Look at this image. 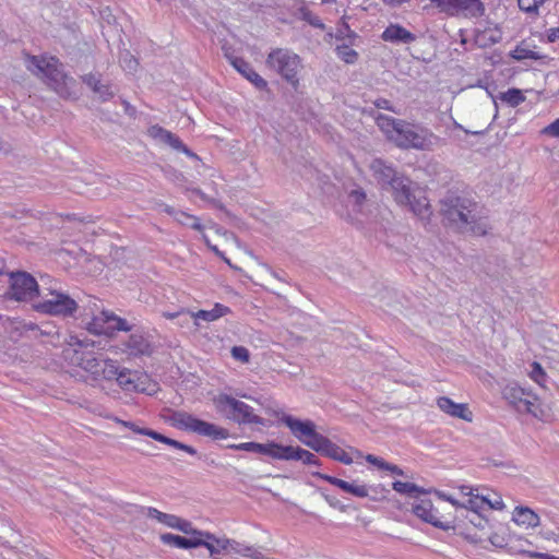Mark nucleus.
I'll return each mask as SVG.
<instances>
[{"label":"nucleus","mask_w":559,"mask_h":559,"mask_svg":"<svg viewBox=\"0 0 559 559\" xmlns=\"http://www.w3.org/2000/svg\"><path fill=\"white\" fill-rule=\"evenodd\" d=\"M336 55L341 60L348 64L355 63L358 59L357 51L345 44L336 47Z\"/></svg>","instance_id":"nucleus-35"},{"label":"nucleus","mask_w":559,"mask_h":559,"mask_svg":"<svg viewBox=\"0 0 559 559\" xmlns=\"http://www.w3.org/2000/svg\"><path fill=\"white\" fill-rule=\"evenodd\" d=\"M164 317L167 319L185 318L187 321H190V311L182 309L178 312H165Z\"/></svg>","instance_id":"nucleus-56"},{"label":"nucleus","mask_w":559,"mask_h":559,"mask_svg":"<svg viewBox=\"0 0 559 559\" xmlns=\"http://www.w3.org/2000/svg\"><path fill=\"white\" fill-rule=\"evenodd\" d=\"M435 493L436 496L441 499V500H444V501H448L450 502L452 506L456 507V508H461L462 503L460 501H457L455 498H453L452 496L445 493L444 491H440V490H435Z\"/></svg>","instance_id":"nucleus-53"},{"label":"nucleus","mask_w":559,"mask_h":559,"mask_svg":"<svg viewBox=\"0 0 559 559\" xmlns=\"http://www.w3.org/2000/svg\"><path fill=\"white\" fill-rule=\"evenodd\" d=\"M412 510L414 514L423 521L433 525L435 527L448 530L450 526L439 519V512L433 508L429 499H420L413 503Z\"/></svg>","instance_id":"nucleus-15"},{"label":"nucleus","mask_w":559,"mask_h":559,"mask_svg":"<svg viewBox=\"0 0 559 559\" xmlns=\"http://www.w3.org/2000/svg\"><path fill=\"white\" fill-rule=\"evenodd\" d=\"M147 134L164 144L169 145L170 147H179L180 146V139L174 134L173 132L164 129L163 127L158 124L151 126L147 129Z\"/></svg>","instance_id":"nucleus-27"},{"label":"nucleus","mask_w":559,"mask_h":559,"mask_svg":"<svg viewBox=\"0 0 559 559\" xmlns=\"http://www.w3.org/2000/svg\"><path fill=\"white\" fill-rule=\"evenodd\" d=\"M314 475H316L317 477H319V478H321V479H323V480L328 481L329 484H331V485H333V486H336V487H337V485H338V483H340V480H341L340 478L334 477V476H330V475H328V474L317 473V474H314Z\"/></svg>","instance_id":"nucleus-59"},{"label":"nucleus","mask_w":559,"mask_h":559,"mask_svg":"<svg viewBox=\"0 0 559 559\" xmlns=\"http://www.w3.org/2000/svg\"><path fill=\"white\" fill-rule=\"evenodd\" d=\"M325 437L316 431V425L311 426V432L305 433L304 444L309 447L310 449L317 451L320 449L321 443L324 441Z\"/></svg>","instance_id":"nucleus-33"},{"label":"nucleus","mask_w":559,"mask_h":559,"mask_svg":"<svg viewBox=\"0 0 559 559\" xmlns=\"http://www.w3.org/2000/svg\"><path fill=\"white\" fill-rule=\"evenodd\" d=\"M459 489H460L462 495L467 496V497L473 496V493L478 491L477 488H473V487L466 486V485L460 486Z\"/></svg>","instance_id":"nucleus-63"},{"label":"nucleus","mask_w":559,"mask_h":559,"mask_svg":"<svg viewBox=\"0 0 559 559\" xmlns=\"http://www.w3.org/2000/svg\"><path fill=\"white\" fill-rule=\"evenodd\" d=\"M112 420L115 423H117L118 425L124 427V428H128L130 430H132L133 432L138 433V435H142V436H147L156 441H159L162 443H165L167 445H170L175 449H178V450H182L185 452H187L188 454L190 455H195L197 454V450L191 447V445H188V444H185V443H181L177 440H174V439H170L155 430H152V429H148V428H145V427H140L138 424L133 423V421H128V420H123V419H120L118 417H114Z\"/></svg>","instance_id":"nucleus-14"},{"label":"nucleus","mask_w":559,"mask_h":559,"mask_svg":"<svg viewBox=\"0 0 559 559\" xmlns=\"http://www.w3.org/2000/svg\"><path fill=\"white\" fill-rule=\"evenodd\" d=\"M393 489L400 493H405L409 496L423 492V489H420L417 485L401 480H396L393 483Z\"/></svg>","instance_id":"nucleus-38"},{"label":"nucleus","mask_w":559,"mask_h":559,"mask_svg":"<svg viewBox=\"0 0 559 559\" xmlns=\"http://www.w3.org/2000/svg\"><path fill=\"white\" fill-rule=\"evenodd\" d=\"M437 405L443 413L454 418H460L465 421L473 420V414L466 404L455 403L447 396H441L437 400Z\"/></svg>","instance_id":"nucleus-18"},{"label":"nucleus","mask_w":559,"mask_h":559,"mask_svg":"<svg viewBox=\"0 0 559 559\" xmlns=\"http://www.w3.org/2000/svg\"><path fill=\"white\" fill-rule=\"evenodd\" d=\"M382 40L392 44H411L416 36L400 24H390L381 35Z\"/></svg>","instance_id":"nucleus-20"},{"label":"nucleus","mask_w":559,"mask_h":559,"mask_svg":"<svg viewBox=\"0 0 559 559\" xmlns=\"http://www.w3.org/2000/svg\"><path fill=\"white\" fill-rule=\"evenodd\" d=\"M490 543L493 546L502 547L504 545L503 538H500L498 534H493L489 537Z\"/></svg>","instance_id":"nucleus-64"},{"label":"nucleus","mask_w":559,"mask_h":559,"mask_svg":"<svg viewBox=\"0 0 559 559\" xmlns=\"http://www.w3.org/2000/svg\"><path fill=\"white\" fill-rule=\"evenodd\" d=\"M170 421L178 429L210 437L214 440L227 439L229 437L227 429L199 419L187 412H175L170 417Z\"/></svg>","instance_id":"nucleus-8"},{"label":"nucleus","mask_w":559,"mask_h":559,"mask_svg":"<svg viewBox=\"0 0 559 559\" xmlns=\"http://www.w3.org/2000/svg\"><path fill=\"white\" fill-rule=\"evenodd\" d=\"M93 92L97 94L100 100L103 102H106L114 96V92L111 91L110 85L103 84L102 82L98 84L97 87L94 88Z\"/></svg>","instance_id":"nucleus-46"},{"label":"nucleus","mask_w":559,"mask_h":559,"mask_svg":"<svg viewBox=\"0 0 559 559\" xmlns=\"http://www.w3.org/2000/svg\"><path fill=\"white\" fill-rule=\"evenodd\" d=\"M485 506L492 510H502L504 508L502 498L497 493L492 496L485 495Z\"/></svg>","instance_id":"nucleus-42"},{"label":"nucleus","mask_w":559,"mask_h":559,"mask_svg":"<svg viewBox=\"0 0 559 559\" xmlns=\"http://www.w3.org/2000/svg\"><path fill=\"white\" fill-rule=\"evenodd\" d=\"M228 313H230V309L227 306L215 304L211 310L190 311V321L193 320L194 324L199 325V320L213 322Z\"/></svg>","instance_id":"nucleus-25"},{"label":"nucleus","mask_w":559,"mask_h":559,"mask_svg":"<svg viewBox=\"0 0 559 559\" xmlns=\"http://www.w3.org/2000/svg\"><path fill=\"white\" fill-rule=\"evenodd\" d=\"M373 104L379 109H385L389 111L396 112L395 109L393 108V106L391 105L390 100H388L385 98H382V97L377 98Z\"/></svg>","instance_id":"nucleus-57"},{"label":"nucleus","mask_w":559,"mask_h":559,"mask_svg":"<svg viewBox=\"0 0 559 559\" xmlns=\"http://www.w3.org/2000/svg\"><path fill=\"white\" fill-rule=\"evenodd\" d=\"M63 349L64 358L72 365L80 367L92 376L94 380L110 381L116 374V361L109 358L103 359L96 356L94 342L88 338H80L78 335H69L66 338Z\"/></svg>","instance_id":"nucleus-3"},{"label":"nucleus","mask_w":559,"mask_h":559,"mask_svg":"<svg viewBox=\"0 0 559 559\" xmlns=\"http://www.w3.org/2000/svg\"><path fill=\"white\" fill-rule=\"evenodd\" d=\"M369 169L383 189L389 187V185L400 175L392 165L381 158H373L369 164Z\"/></svg>","instance_id":"nucleus-16"},{"label":"nucleus","mask_w":559,"mask_h":559,"mask_svg":"<svg viewBox=\"0 0 559 559\" xmlns=\"http://www.w3.org/2000/svg\"><path fill=\"white\" fill-rule=\"evenodd\" d=\"M441 212L462 233L485 236L490 229L486 211L469 198L448 195L441 201Z\"/></svg>","instance_id":"nucleus-2"},{"label":"nucleus","mask_w":559,"mask_h":559,"mask_svg":"<svg viewBox=\"0 0 559 559\" xmlns=\"http://www.w3.org/2000/svg\"><path fill=\"white\" fill-rule=\"evenodd\" d=\"M266 67L280 74L292 85L296 86L299 82L298 72L301 69L299 56L289 49H273L266 58Z\"/></svg>","instance_id":"nucleus-7"},{"label":"nucleus","mask_w":559,"mask_h":559,"mask_svg":"<svg viewBox=\"0 0 559 559\" xmlns=\"http://www.w3.org/2000/svg\"><path fill=\"white\" fill-rule=\"evenodd\" d=\"M468 521L475 526V527H478L480 530H484L487 524H488V520H486L485 518H483L480 515V513H472L471 516L468 518Z\"/></svg>","instance_id":"nucleus-48"},{"label":"nucleus","mask_w":559,"mask_h":559,"mask_svg":"<svg viewBox=\"0 0 559 559\" xmlns=\"http://www.w3.org/2000/svg\"><path fill=\"white\" fill-rule=\"evenodd\" d=\"M520 552L527 555L532 558H538V559H559V557H556L554 555H549L546 552L530 551V550H520Z\"/></svg>","instance_id":"nucleus-54"},{"label":"nucleus","mask_w":559,"mask_h":559,"mask_svg":"<svg viewBox=\"0 0 559 559\" xmlns=\"http://www.w3.org/2000/svg\"><path fill=\"white\" fill-rule=\"evenodd\" d=\"M213 404L217 413L223 417L239 425L263 424V419L254 414V411L250 405L228 394L221 393L216 395L213 399Z\"/></svg>","instance_id":"nucleus-6"},{"label":"nucleus","mask_w":559,"mask_h":559,"mask_svg":"<svg viewBox=\"0 0 559 559\" xmlns=\"http://www.w3.org/2000/svg\"><path fill=\"white\" fill-rule=\"evenodd\" d=\"M39 294L36 280L25 272L11 273L5 298L15 301H32Z\"/></svg>","instance_id":"nucleus-11"},{"label":"nucleus","mask_w":559,"mask_h":559,"mask_svg":"<svg viewBox=\"0 0 559 559\" xmlns=\"http://www.w3.org/2000/svg\"><path fill=\"white\" fill-rule=\"evenodd\" d=\"M500 99L509 104L511 107H516L525 100V97L520 90L510 88L507 92L501 93Z\"/></svg>","instance_id":"nucleus-34"},{"label":"nucleus","mask_w":559,"mask_h":559,"mask_svg":"<svg viewBox=\"0 0 559 559\" xmlns=\"http://www.w3.org/2000/svg\"><path fill=\"white\" fill-rule=\"evenodd\" d=\"M120 63L122 69L128 73L135 72L139 66L138 60L129 51L121 52Z\"/></svg>","instance_id":"nucleus-39"},{"label":"nucleus","mask_w":559,"mask_h":559,"mask_svg":"<svg viewBox=\"0 0 559 559\" xmlns=\"http://www.w3.org/2000/svg\"><path fill=\"white\" fill-rule=\"evenodd\" d=\"M258 444H259L258 442H253V441L242 442L241 443V451L257 453Z\"/></svg>","instance_id":"nucleus-60"},{"label":"nucleus","mask_w":559,"mask_h":559,"mask_svg":"<svg viewBox=\"0 0 559 559\" xmlns=\"http://www.w3.org/2000/svg\"><path fill=\"white\" fill-rule=\"evenodd\" d=\"M348 201L356 206H360L366 201V193L361 188L353 189L348 193Z\"/></svg>","instance_id":"nucleus-43"},{"label":"nucleus","mask_w":559,"mask_h":559,"mask_svg":"<svg viewBox=\"0 0 559 559\" xmlns=\"http://www.w3.org/2000/svg\"><path fill=\"white\" fill-rule=\"evenodd\" d=\"M530 378L540 386H545L547 380V373L543 369L542 365L537 361L532 364V370L528 373Z\"/></svg>","instance_id":"nucleus-37"},{"label":"nucleus","mask_w":559,"mask_h":559,"mask_svg":"<svg viewBox=\"0 0 559 559\" xmlns=\"http://www.w3.org/2000/svg\"><path fill=\"white\" fill-rule=\"evenodd\" d=\"M512 520L525 528L537 527L540 523V518L528 507H516L512 513Z\"/></svg>","instance_id":"nucleus-23"},{"label":"nucleus","mask_w":559,"mask_h":559,"mask_svg":"<svg viewBox=\"0 0 559 559\" xmlns=\"http://www.w3.org/2000/svg\"><path fill=\"white\" fill-rule=\"evenodd\" d=\"M316 452H319L328 457H331L346 465L353 463L352 456L345 450H343L337 444L333 443L326 437L324 441L321 443L320 449H318Z\"/></svg>","instance_id":"nucleus-22"},{"label":"nucleus","mask_w":559,"mask_h":559,"mask_svg":"<svg viewBox=\"0 0 559 559\" xmlns=\"http://www.w3.org/2000/svg\"><path fill=\"white\" fill-rule=\"evenodd\" d=\"M146 514H147L148 518L155 519V520H157L160 523L162 520H163V516H165L166 513L160 512L156 508L150 507V508H147V513Z\"/></svg>","instance_id":"nucleus-58"},{"label":"nucleus","mask_w":559,"mask_h":559,"mask_svg":"<svg viewBox=\"0 0 559 559\" xmlns=\"http://www.w3.org/2000/svg\"><path fill=\"white\" fill-rule=\"evenodd\" d=\"M231 356L234 359L239 360L243 364H247L250 360V353L243 346H234L231 348Z\"/></svg>","instance_id":"nucleus-44"},{"label":"nucleus","mask_w":559,"mask_h":559,"mask_svg":"<svg viewBox=\"0 0 559 559\" xmlns=\"http://www.w3.org/2000/svg\"><path fill=\"white\" fill-rule=\"evenodd\" d=\"M298 461H301L306 465H318L319 460L317 456L308 450L300 449Z\"/></svg>","instance_id":"nucleus-47"},{"label":"nucleus","mask_w":559,"mask_h":559,"mask_svg":"<svg viewBox=\"0 0 559 559\" xmlns=\"http://www.w3.org/2000/svg\"><path fill=\"white\" fill-rule=\"evenodd\" d=\"M178 519L179 516L177 515L166 513L160 523L170 528H176L178 526Z\"/></svg>","instance_id":"nucleus-55"},{"label":"nucleus","mask_w":559,"mask_h":559,"mask_svg":"<svg viewBox=\"0 0 559 559\" xmlns=\"http://www.w3.org/2000/svg\"><path fill=\"white\" fill-rule=\"evenodd\" d=\"M205 548L209 550L210 557L212 559H219V556L224 551H228V538H218L212 534V539H209V542H206Z\"/></svg>","instance_id":"nucleus-28"},{"label":"nucleus","mask_w":559,"mask_h":559,"mask_svg":"<svg viewBox=\"0 0 559 559\" xmlns=\"http://www.w3.org/2000/svg\"><path fill=\"white\" fill-rule=\"evenodd\" d=\"M436 2L438 8L451 15L457 14L462 11L473 10L481 3L479 0H431Z\"/></svg>","instance_id":"nucleus-21"},{"label":"nucleus","mask_w":559,"mask_h":559,"mask_svg":"<svg viewBox=\"0 0 559 559\" xmlns=\"http://www.w3.org/2000/svg\"><path fill=\"white\" fill-rule=\"evenodd\" d=\"M26 68L34 75L44 80L61 97L70 98L75 96V80L64 73L62 64L57 58L26 55Z\"/></svg>","instance_id":"nucleus-4"},{"label":"nucleus","mask_w":559,"mask_h":559,"mask_svg":"<svg viewBox=\"0 0 559 559\" xmlns=\"http://www.w3.org/2000/svg\"><path fill=\"white\" fill-rule=\"evenodd\" d=\"M366 461L372 465H376L380 469H384L385 467H388V462H385L383 459L378 457L373 454H368L366 456Z\"/></svg>","instance_id":"nucleus-52"},{"label":"nucleus","mask_w":559,"mask_h":559,"mask_svg":"<svg viewBox=\"0 0 559 559\" xmlns=\"http://www.w3.org/2000/svg\"><path fill=\"white\" fill-rule=\"evenodd\" d=\"M88 332L96 335L112 336L116 332H129L132 326L127 320L116 316L110 311H102L99 314L94 316L86 324Z\"/></svg>","instance_id":"nucleus-12"},{"label":"nucleus","mask_w":559,"mask_h":559,"mask_svg":"<svg viewBox=\"0 0 559 559\" xmlns=\"http://www.w3.org/2000/svg\"><path fill=\"white\" fill-rule=\"evenodd\" d=\"M202 237H203V239H204L205 243L211 248V250H212L213 252H215L218 257H221L222 259H224V261H226L228 264H230L229 260H228V259H226V258L223 255V252H221L216 246H212V245H210V241H209V238H207V236H206V235H203Z\"/></svg>","instance_id":"nucleus-61"},{"label":"nucleus","mask_w":559,"mask_h":559,"mask_svg":"<svg viewBox=\"0 0 559 559\" xmlns=\"http://www.w3.org/2000/svg\"><path fill=\"white\" fill-rule=\"evenodd\" d=\"M546 0H518L519 8L527 13H535Z\"/></svg>","instance_id":"nucleus-41"},{"label":"nucleus","mask_w":559,"mask_h":559,"mask_svg":"<svg viewBox=\"0 0 559 559\" xmlns=\"http://www.w3.org/2000/svg\"><path fill=\"white\" fill-rule=\"evenodd\" d=\"M209 539H212V533L197 530L190 538H187V543L191 544L189 548L205 547Z\"/></svg>","instance_id":"nucleus-36"},{"label":"nucleus","mask_w":559,"mask_h":559,"mask_svg":"<svg viewBox=\"0 0 559 559\" xmlns=\"http://www.w3.org/2000/svg\"><path fill=\"white\" fill-rule=\"evenodd\" d=\"M176 530L190 535L197 531L195 528L192 527L191 522L180 518L178 519V526H176Z\"/></svg>","instance_id":"nucleus-50"},{"label":"nucleus","mask_w":559,"mask_h":559,"mask_svg":"<svg viewBox=\"0 0 559 559\" xmlns=\"http://www.w3.org/2000/svg\"><path fill=\"white\" fill-rule=\"evenodd\" d=\"M160 540L163 544L175 547V548H182V549H189V546L191 544L187 543V538L175 535L171 533H165L160 535Z\"/></svg>","instance_id":"nucleus-31"},{"label":"nucleus","mask_w":559,"mask_h":559,"mask_svg":"<svg viewBox=\"0 0 559 559\" xmlns=\"http://www.w3.org/2000/svg\"><path fill=\"white\" fill-rule=\"evenodd\" d=\"M281 421L289 428L290 432L302 443L305 439V433L311 432V426H313V421L311 420H300L290 415H284L281 418Z\"/></svg>","instance_id":"nucleus-24"},{"label":"nucleus","mask_w":559,"mask_h":559,"mask_svg":"<svg viewBox=\"0 0 559 559\" xmlns=\"http://www.w3.org/2000/svg\"><path fill=\"white\" fill-rule=\"evenodd\" d=\"M348 493L358 497V498H365L369 495V489L366 485L357 484V483H349V488L347 490Z\"/></svg>","instance_id":"nucleus-45"},{"label":"nucleus","mask_w":559,"mask_h":559,"mask_svg":"<svg viewBox=\"0 0 559 559\" xmlns=\"http://www.w3.org/2000/svg\"><path fill=\"white\" fill-rule=\"evenodd\" d=\"M174 150L176 151H179V152H182L183 154H186L187 156L191 157V158H198L197 154H194L192 151H190L183 143L182 141L180 140V146L179 147H174Z\"/></svg>","instance_id":"nucleus-62"},{"label":"nucleus","mask_w":559,"mask_h":559,"mask_svg":"<svg viewBox=\"0 0 559 559\" xmlns=\"http://www.w3.org/2000/svg\"><path fill=\"white\" fill-rule=\"evenodd\" d=\"M0 325L12 341H17L27 330V324L19 318L0 316Z\"/></svg>","instance_id":"nucleus-26"},{"label":"nucleus","mask_w":559,"mask_h":559,"mask_svg":"<svg viewBox=\"0 0 559 559\" xmlns=\"http://www.w3.org/2000/svg\"><path fill=\"white\" fill-rule=\"evenodd\" d=\"M542 133L559 138V118L542 130Z\"/></svg>","instance_id":"nucleus-49"},{"label":"nucleus","mask_w":559,"mask_h":559,"mask_svg":"<svg viewBox=\"0 0 559 559\" xmlns=\"http://www.w3.org/2000/svg\"><path fill=\"white\" fill-rule=\"evenodd\" d=\"M278 443L275 441H269L266 443L258 444V454L269 456L273 460H276Z\"/></svg>","instance_id":"nucleus-40"},{"label":"nucleus","mask_w":559,"mask_h":559,"mask_svg":"<svg viewBox=\"0 0 559 559\" xmlns=\"http://www.w3.org/2000/svg\"><path fill=\"white\" fill-rule=\"evenodd\" d=\"M82 80L92 91L100 83V79L93 73L84 75Z\"/></svg>","instance_id":"nucleus-51"},{"label":"nucleus","mask_w":559,"mask_h":559,"mask_svg":"<svg viewBox=\"0 0 559 559\" xmlns=\"http://www.w3.org/2000/svg\"><path fill=\"white\" fill-rule=\"evenodd\" d=\"M233 67L250 83H252L258 90H265L267 87V82L257 73L250 63L245 61L241 58H233L230 60Z\"/></svg>","instance_id":"nucleus-19"},{"label":"nucleus","mask_w":559,"mask_h":559,"mask_svg":"<svg viewBox=\"0 0 559 559\" xmlns=\"http://www.w3.org/2000/svg\"><path fill=\"white\" fill-rule=\"evenodd\" d=\"M502 396L518 412L531 414L536 418L543 417V411L537 396L516 383L507 384L502 390Z\"/></svg>","instance_id":"nucleus-9"},{"label":"nucleus","mask_w":559,"mask_h":559,"mask_svg":"<svg viewBox=\"0 0 559 559\" xmlns=\"http://www.w3.org/2000/svg\"><path fill=\"white\" fill-rule=\"evenodd\" d=\"M385 190L391 192L399 205L407 206L420 219H428L431 215L425 191L403 174H400Z\"/></svg>","instance_id":"nucleus-5"},{"label":"nucleus","mask_w":559,"mask_h":559,"mask_svg":"<svg viewBox=\"0 0 559 559\" xmlns=\"http://www.w3.org/2000/svg\"><path fill=\"white\" fill-rule=\"evenodd\" d=\"M118 385L127 392H147L150 378L145 372L130 370L128 368L119 369L116 364V374L114 379Z\"/></svg>","instance_id":"nucleus-13"},{"label":"nucleus","mask_w":559,"mask_h":559,"mask_svg":"<svg viewBox=\"0 0 559 559\" xmlns=\"http://www.w3.org/2000/svg\"><path fill=\"white\" fill-rule=\"evenodd\" d=\"M176 221L199 231L203 228L199 217L182 211L176 212Z\"/></svg>","instance_id":"nucleus-30"},{"label":"nucleus","mask_w":559,"mask_h":559,"mask_svg":"<svg viewBox=\"0 0 559 559\" xmlns=\"http://www.w3.org/2000/svg\"><path fill=\"white\" fill-rule=\"evenodd\" d=\"M376 123L385 138L402 150L432 152L442 144V139L428 127L396 119L386 115H378Z\"/></svg>","instance_id":"nucleus-1"},{"label":"nucleus","mask_w":559,"mask_h":559,"mask_svg":"<svg viewBox=\"0 0 559 559\" xmlns=\"http://www.w3.org/2000/svg\"><path fill=\"white\" fill-rule=\"evenodd\" d=\"M461 508L468 509L472 513H479L485 508V495L476 491L473 496L468 497L465 503H462Z\"/></svg>","instance_id":"nucleus-29"},{"label":"nucleus","mask_w":559,"mask_h":559,"mask_svg":"<svg viewBox=\"0 0 559 559\" xmlns=\"http://www.w3.org/2000/svg\"><path fill=\"white\" fill-rule=\"evenodd\" d=\"M301 448L293 445H282L278 443L276 460L282 461H298L299 451Z\"/></svg>","instance_id":"nucleus-32"},{"label":"nucleus","mask_w":559,"mask_h":559,"mask_svg":"<svg viewBox=\"0 0 559 559\" xmlns=\"http://www.w3.org/2000/svg\"><path fill=\"white\" fill-rule=\"evenodd\" d=\"M34 308L45 314L70 317L78 310V302L67 294L51 290L48 297L36 304Z\"/></svg>","instance_id":"nucleus-10"},{"label":"nucleus","mask_w":559,"mask_h":559,"mask_svg":"<svg viewBox=\"0 0 559 559\" xmlns=\"http://www.w3.org/2000/svg\"><path fill=\"white\" fill-rule=\"evenodd\" d=\"M123 346V352L132 357L148 356L153 353L150 340L142 333L131 334Z\"/></svg>","instance_id":"nucleus-17"}]
</instances>
